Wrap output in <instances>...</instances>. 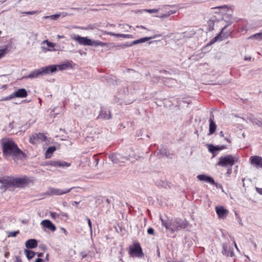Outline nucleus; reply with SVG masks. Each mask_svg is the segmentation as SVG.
I'll list each match as a JSON object with an SVG mask.
<instances>
[{"label":"nucleus","instance_id":"nucleus-1","mask_svg":"<svg viewBox=\"0 0 262 262\" xmlns=\"http://www.w3.org/2000/svg\"><path fill=\"white\" fill-rule=\"evenodd\" d=\"M3 155L5 158L11 157L15 162L25 158V154L19 149L17 144L9 138H4L1 141Z\"/></svg>","mask_w":262,"mask_h":262},{"label":"nucleus","instance_id":"nucleus-2","mask_svg":"<svg viewBox=\"0 0 262 262\" xmlns=\"http://www.w3.org/2000/svg\"><path fill=\"white\" fill-rule=\"evenodd\" d=\"M71 67V62L68 61L61 64L51 65L35 70L31 72L28 76L23 77V78H36L43 75L52 74L57 71L64 70Z\"/></svg>","mask_w":262,"mask_h":262},{"label":"nucleus","instance_id":"nucleus-3","mask_svg":"<svg viewBox=\"0 0 262 262\" xmlns=\"http://www.w3.org/2000/svg\"><path fill=\"white\" fill-rule=\"evenodd\" d=\"M109 158L114 163L116 164H120L126 161H130L133 162L138 159L137 157L134 154L128 156H122L119 154H112L109 156Z\"/></svg>","mask_w":262,"mask_h":262},{"label":"nucleus","instance_id":"nucleus-4","mask_svg":"<svg viewBox=\"0 0 262 262\" xmlns=\"http://www.w3.org/2000/svg\"><path fill=\"white\" fill-rule=\"evenodd\" d=\"M178 10V8L176 5H165L161 8H159V10H161L163 13L155 16L161 19L168 18L170 15L176 13Z\"/></svg>","mask_w":262,"mask_h":262},{"label":"nucleus","instance_id":"nucleus-5","mask_svg":"<svg viewBox=\"0 0 262 262\" xmlns=\"http://www.w3.org/2000/svg\"><path fill=\"white\" fill-rule=\"evenodd\" d=\"M235 158L231 155H227L223 156H221L219 158V162L216 165L224 167H230V168L234 164Z\"/></svg>","mask_w":262,"mask_h":262},{"label":"nucleus","instance_id":"nucleus-6","mask_svg":"<svg viewBox=\"0 0 262 262\" xmlns=\"http://www.w3.org/2000/svg\"><path fill=\"white\" fill-rule=\"evenodd\" d=\"M31 182L30 180L26 176L21 178H15L9 179V186H14L16 187H23L27 186Z\"/></svg>","mask_w":262,"mask_h":262},{"label":"nucleus","instance_id":"nucleus-7","mask_svg":"<svg viewBox=\"0 0 262 262\" xmlns=\"http://www.w3.org/2000/svg\"><path fill=\"white\" fill-rule=\"evenodd\" d=\"M223 19L224 20L227 22V24L222 28L220 33L213 38V39L210 41V44H212L215 42L220 37L222 34H223V37L226 38L230 34V33H226L225 34V33H224V31L229 25H231L233 22V19L231 16L228 17L227 15H224Z\"/></svg>","mask_w":262,"mask_h":262},{"label":"nucleus","instance_id":"nucleus-8","mask_svg":"<svg viewBox=\"0 0 262 262\" xmlns=\"http://www.w3.org/2000/svg\"><path fill=\"white\" fill-rule=\"evenodd\" d=\"M171 231L174 232L186 228L187 223L185 220L176 219L171 222Z\"/></svg>","mask_w":262,"mask_h":262},{"label":"nucleus","instance_id":"nucleus-9","mask_svg":"<svg viewBox=\"0 0 262 262\" xmlns=\"http://www.w3.org/2000/svg\"><path fill=\"white\" fill-rule=\"evenodd\" d=\"M75 188H76L73 187L69 189L63 190L59 188L50 187L47 191V194L49 195H61L70 192L72 189Z\"/></svg>","mask_w":262,"mask_h":262},{"label":"nucleus","instance_id":"nucleus-10","mask_svg":"<svg viewBox=\"0 0 262 262\" xmlns=\"http://www.w3.org/2000/svg\"><path fill=\"white\" fill-rule=\"evenodd\" d=\"M129 254L132 256L139 258L142 257L144 255L142 248L138 243H135L132 247L129 248Z\"/></svg>","mask_w":262,"mask_h":262},{"label":"nucleus","instance_id":"nucleus-11","mask_svg":"<svg viewBox=\"0 0 262 262\" xmlns=\"http://www.w3.org/2000/svg\"><path fill=\"white\" fill-rule=\"evenodd\" d=\"M70 37L80 45L89 46L91 44V39L88 37H82L79 35L72 34L70 35Z\"/></svg>","mask_w":262,"mask_h":262},{"label":"nucleus","instance_id":"nucleus-12","mask_svg":"<svg viewBox=\"0 0 262 262\" xmlns=\"http://www.w3.org/2000/svg\"><path fill=\"white\" fill-rule=\"evenodd\" d=\"M47 137L43 134L35 133L32 135L29 138V142L32 144H36L42 142H45Z\"/></svg>","mask_w":262,"mask_h":262},{"label":"nucleus","instance_id":"nucleus-13","mask_svg":"<svg viewBox=\"0 0 262 262\" xmlns=\"http://www.w3.org/2000/svg\"><path fill=\"white\" fill-rule=\"evenodd\" d=\"M154 38V37H147L141 38L140 39H137V40L133 41L130 44H129V43H125V44H122V45H118V46H116V48H117V49H125L126 47H130V46H132L135 45H137V44L145 42L146 41H148L149 39Z\"/></svg>","mask_w":262,"mask_h":262},{"label":"nucleus","instance_id":"nucleus-14","mask_svg":"<svg viewBox=\"0 0 262 262\" xmlns=\"http://www.w3.org/2000/svg\"><path fill=\"white\" fill-rule=\"evenodd\" d=\"M112 118L111 111L107 108L101 107L99 113V116L97 117V119L108 120Z\"/></svg>","mask_w":262,"mask_h":262},{"label":"nucleus","instance_id":"nucleus-15","mask_svg":"<svg viewBox=\"0 0 262 262\" xmlns=\"http://www.w3.org/2000/svg\"><path fill=\"white\" fill-rule=\"evenodd\" d=\"M215 209L220 219H225L229 213L228 210L222 206H216Z\"/></svg>","mask_w":262,"mask_h":262},{"label":"nucleus","instance_id":"nucleus-16","mask_svg":"<svg viewBox=\"0 0 262 262\" xmlns=\"http://www.w3.org/2000/svg\"><path fill=\"white\" fill-rule=\"evenodd\" d=\"M223 249L222 253L224 255L230 257H233L234 255L233 248L228 244H224Z\"/></svg>","mask_w":262,"mask_h":262},{"label":"nucleus","instance_id":"nucleus-17","mask_svg":"<svg viewBox=\"0 0 262 262\" xmlns=\"http://www.w3.org/2000/svg\"><path fill=\"white\" fill-rule=\"evenodd\" d=\"M251 163L257 168H262V158L259 156H252L250 158Z\"/></svg>","mask_w":262,"mask_h":262},{"label":"nucleus","instance_id":"nucleus-18","mask_svg":"<svg viewBox=\"0 0 262 262\" xmlns=\"http://www.w3.org/2000/svg\"><path fill=\"white\" fill-rule=\"evenodd\" d=\"M208 150L212 153L213 155V157H215V152L217 151H220L227 148L225 145L221 146H214L212 144L208 145Z\"/></svg>","mask_w":262,"mask_h":262},{"label":"nucleus","instance_id":"nucleus-19","mask_svg":"<svg viewBox=\"0 0 262 262\" xmlns=\"http://www.w3.org/2000/svg\"><path fill=\"white\" fill-rule=\"evenodd\" d=\"M47 165L54 167H68L70 164L66 162H61L60 161H51L47 163Z\"/></svg>","mask_w":262,"mask_h":262},{"label":"nucleus","instance_id":"nucleus-20","mask_svg":"<svg viewBox=\"0 0 262 262\" xmlns=\"http://www.w3.org/2000/svg\"><path fill=\"white\" fill-rule=\"evenodd\" d=\"M41 225L43 226V228L48 229L52 231H54L56 230V226L50 221L48 220H43L41 222Z\"/></svg>","mask_w":262,"mask_h":262},{"label":"nucleus","instance_id":"nucleus-21","mask_svg":"<svg viewBox=\"0 0 262 262\" xmlns=\"http://www.w3.org/2000/svg\"><path fill=\"white\" fill-rule=\"evenodd\" d=\"M14 97L25 98L27 96V92L25 89H20L12 93Z\"/></svg>","mask_w":262,"mask_h":262},{"label":"nucleus","instance_id":"nucleus-22","mask_svg":"<svg viewBox=\"0 0 262 262\" xmlns=\"http://www.w3.org/2000/svg\"><path fill=\"white\" fill-rule=\"evenodd\" d=\"M211 115L212 116V117H210L209 119V133L208 134L209 135H210L214 133L216 129V124H215L214 121H213V115L212 114V113H211Z\"/></svg>","mask_w":262,"mask_h":262},{"label":"nucleus","instance_id":"nucleus-23","mask_svg":"<svg viewBox=\"0 0 262 262\" xmlns=\"http://www.w3.org/2000/svg\"><path fill=\"white\" fill-rule=\"evenodd\" d=\"M25 246L27 248L33 249L37 246V242L35 239H30L26 241Z\"/></svg>","mask_w":262,"mask_h":262},{"label":"nucleus","instance_id":"nucleus-24","mask_svg":"<svg viewBox=\"0 0 262 262\" xmlns=\"http://www.w3.org/2000/svg\"><path fill=\"white\" fill-rule=\"evenodd\" d=\"M56 148L54 146L49 147L46 152V158H50L52 157L53 153L56 150Z\"/></svg>","mask_w":262,"mask_h":262},{"label":"nucleus","instance_id":"nucleus-25","mask_svg":"<svg viewBox=\"0 0 262 262\" xmlns=\"http://www.w3.org/2000/svg\"><path fill=\"white\" fill-rule=\"evenodd\" d=\"M105 45H106L105 43L102 42L101 41L91 39V44H90L89 46H94V47H98V46L103 47Z\"/></svg>","mask_w":262,"mask_h":262},{"label":"nucleus","instance_id":"nucleus-26","mask_svg":"<svg viewBox=\"0 0 262 262\" xmlns=\"http://www.w3.org/2000/svg\"><path fill=\"white\" fill-rule=\"evenodd\" d=\"M24 252L28 259L32 258L35 254L34 252L28 249H25Z\"/></svg>","mask_w":262,"mask_h":262},{"label":"nucleus","instance_id":"nucleus-27","mask_svg":"<svg viewBox=\"0 0 262 262\" xmlns=\"http://www.w3.org/2000/svg\"><path fill=\"white\" fill-rule=\"evenodd\" d=\"M9 52L8 47L5 46L3 48L0 49V59L4 57Z\"/></svg>","mask_w":262,"mask_h":262},{"label":"nucleus","instance_id":"nucleus-28","mask_svg":"<svg viewBox=\"0 0 262 262\" xmlns=\"http://www.w3.org/2000/svg\"><path fill=\"white\" fill-rule=\"evenodd\" d=\"M160 220L162 222V225L165 227L167 230H170L171 231V222L170 223L166 222L164 220H163L161 217H160Z\"/></svg>","mask_w":262,"mask_h":262},{"label":"nucleus","instance_id":"nucleus-29","mask_svg":"<svg viewBox=\"0 0 262 262\" xmlns=\"http://www.w3.org/2000/svg\"><path fill=\"white\" fill-rule=\"evenodd\" d=\"M249 39H255L257 40H262V32L258 33L250 36Z\"/></svg>","mask_w":262,"mask_h":262},{"label":"nucleus","instance_id":"nucleus-30","mask_svg":"<svg viewBox=\"0 0 262 262\" xmlns=\"http://www.w3.org/2000/svg\"><path fill=\"white\" fill-rule=\"evenodd\" d=\"M42 43H43V44L46 43L48 47H49V48H50V49H54V47L55 46V43L50 42V41H48V40H43L42 42Z\"/></svg>","mask_w":262,"mask_h":262},{"label":"nucleus","instance_id":"nucleus-31","mask_svg":"<svg viewBox=\"0 0 262 262\" xmlns=\"http://www.w3.org/2000/svg\"><path fill=\"white\" fill-rule=\"evenodd\" d=\"M60 14H54V15H50V16H45L44 18H51V19L52 20H56L59 16H60Z\"/></svg>","mask_w":262,"mask_h":262},{"label":"nucleus","instance_id":"nucleus-32","mask_svg":"<svg viewBox=\"0 0 262 262\" xmlns=\"http://www.w3.org/2000/svg\"><path fill=\"white\" fill-rule=\"evenodd\" d=\"M205 181L212 185L215 184V182L213 178L209 176H206Z\"/></svg>","mask_w":262,"mask_h":262},{"label":"nucleus","instance_id":"nucleus-33","mask_svg":"<svg viewBox=\"0 0 262 262\" xmlns=\"http://www.w3.org/2000/svg\"><path fill=\"white\" fill-rule=\"evenodd\" d=\"M9 180H6V179L1 180V179H0V183H2L5 187L9 186Z\"/></svg>","mask_w":262,"mask_h":262},{"label":"nucleus","instance_id":"nucleus-34","mask_svg":"<svg viewBox=\"0 0 262 262\" xmlns=\"http://www.w3.org/2000/svg\"><path fill=\"white\" fill-rule=\"evenodd\" d=\"M41 49L43 52H46L47 51H58V49H50V48H48L44 47H42Z\"/></svg>","mask_w":262,"mask_h":262},{"label":"nucleus","instance_id":"nucleus-35","mask_svg":"<svg viewBox=\"0 0 262 262\" xmlns=\"http://www.w3.org/2000/svg\"><path fill=\"white\" fill-rule=\"evenodd\" d=\"M19 233V231H11L8 233V236L15 237Z\"/></svg>","mask_w":262,"mask_h":262},{"label":"nucleus","instance_id":"nucleus-36","mask_svg":"<svg viewBox=\"0 0 262 262\" xmlns=\"http://www.w3.org/2000/svg\"><path fill=\"white\" fill-rule=\"evenodd\" d=\"M105 34L111 36H114L116 37H120L121 34H117L111 32H106Z\"/></svg>","mask_w":262,"mask_h":262},{"label":"nucleus","instance_id":"nucleus-37","mask_svg":"<svg viewBox=\"0 0 262 262\" xmlns=\"http://www.w3.org/2000/svg\"><path fill=\"white\" fill-rule=\"evenodd\" d=\"M159 9H145L144 11L146 12H147L148 13H157L159 11Z\"/></svg>","mask_w":262,"mask_h":262},{"label":"nucleus","instance_id":"nucleus-38","mask_svg":"<svg viewBox=\"0 0 262 262\" xmlns=\"http://www.w3.org/2000/svg\"><path fill=\"white\" fill-rule=\"evenodd\" d=\"M88 221V225H89V226L90 227V232H91V234H92V222L91 221V220L89 219V218H86V219Z\"/></svg>","mask_w":262,"mask_h":262},{"label":"nucleus","instance_id":"nucleus-39","mask_svg":"<svg viewBox=\"0 0 262 262\" xmlns=\"http://www.w3.org/2000/svg\"><path fill=\"white\" fill-rule=\"evenodd\" d=\"M206 176H206L205 174H200V175L198 176L197 178L200 181H205Z\"/></svg>","mask_w":262,"mask_h":262},{"label":"nucleus","instance_id":"nucleus-40","mask_svg":"<svg viewBox=\"0 0 262 262\" xmlns=\"http://www.w3.org/2000/svg\"><path fill=\"white\" fill-rule=\"evenodd\" d=\"M37 13V11H27L23 12V14H25L27 15H33L35 14H36Z\"/></svg>","mask_w":262,"mask_h":262},{"label":"nucleus","instance_id":"nucleus-41","mask_svg":"<svg viewBox=\"0 0 262 262\" xmlns=\"http://www.w3.org/2000/svg\"><path fill=\"white\" fill-rule=\"evenodd\" d=\"M14 98V96H13V94H11V95H10L9 96H7L4 98H3L2 99V100H4V101H6V100H10L11 99H12Z\"/></svg>","mask_w":262,"mask_h":262},{"label":"nucleus","instance_id":"nucleus-42","mask_svg":"<svg viewBox=\"0 0 262 262\" xmlns=\"http://www.w3.org/2000/svg\"><path fill=\"white\" fill-rule=\"evenodd\" d=\"M120 37H123V38H133V36L132 35H130V34H121Z\"/></svg>","mask_w":262,"mask_h":262},{"label":"nucleus","instance_id":"nucleus-43","mask_svg":"<svg viewBox=\"0 0 262 262\" xmlns=\"http://www.w3.org/2000/svg\"><path fill=\"white\" fill-rule=\"evenodd\" d=\"M147 233L149 234H154V230L152 228H149L147 230Z\"/></svg>","mask_w":262,"mask_h":262},{"label":"nucleus","instance_id":"nucleus-44","mask_svg":"<svg viewBox=\"0 0 262 262\" xmlns=\"http://www.w3.org/2000/svg\"><path fill=\"white\" fill-rule=\"evenodd\" d=\"M50 215L52 218L55 219L58 217V215L55 212H50Z\"/></svg>","mask_w":262,"mask_h":262},{"label":"nucleus","instance_id":"nucleus-45","mask_svg":"<svg viewBox=\"0 0 262 262\" xmlns=\"http://www.w3.org/2000/svg\"><path fill=\"white\" fill-rule=\"evenodd\" d=\"M256 190L259 194L262 195V188L256 187Z\"/></svg>","mask_w":262,"mask_h":262},{"label":"nucleus","instance_id":"nucleus-46","mask_svg":"<svg viewBox=\"0 0 262 262\" xmlns=\"http://www.w3.org/2000/svg\"><path fill=\"white\" fill-rule=\"evenodd\" d=\"M15 262H23L20 258L18 256H16Z\"/></svg>","mask_w":262,"mask_h":262},{"label":"nucleus","instance_id":"nucleus-47","mask_svg":"<svg viewBox=\"0 0 262 262\" xmlns=\"http://www.w3.org/2000/svg\"><path fill=\"white\" fill-rule=\"evenodd\" d=\"M35 262H44L43 259H42L41 258H37Z\"/></svg>","mask_w":262,"mask_h":262},{"label":"nucleus","instance_id":"nucleus-48","mask_svg":"<svg viewBox=\"0 0 262 262\" xmlns=\"http://www.w3.org/2000/svg\"><path fill=\"white\" fill-rule=\"evenodd\" d=\"M61 230H62L63 233L67 235L68 234V232L67 231L66 229L64 228H62Z\"/></svg>","mask_w":262,"mask_h":262},{"label":"nucleus","instance_id":"nucleus-49","mask_svg":"<svg viewBox=\"0 0 262 262\" xmlns=\"http://www.w3.org/2000/svg\"><path fill=\"white\" fill-rule=\"evenodd\" d=\"M72 204L73 205H77L79 204V202H76V201H74L72 202Z\"/></svg>","mask_w":262,"mask_h":262},{"label":"nucleus","instance_id":"nucleus-50","mask_svg":"<svg viewBox=\"0 0 262 262\" xmlns=\"http://www.w3.org/2000/svg\"><path fill=\"white\" fill-rule=\"evenodd\" d=\"M226 5H224V6L215 7V8L220 9V8H226Z\"/></svg>","mask_w":262,"mask_h":262},{"label":"nucleus","instance_id":"nucleus-51","mask_svg":"<svg viewBox=\"0 0 262 262\" xmlns=\"http://www.w3.org/2000/svg\"><path fill=\"white\" fill-rule=\"evenodd\" d=\"M57 37L58 39H60V38H64V36H62V35H58L57 36Z\"/></svg>","mask_w":262,"mask_h":262},{"label":"nucleus","instance_id":"nucleus-52","mask_svg":"<svg viewBox=\"0 0 262 262\" xmlns=\"http://www.w3.org/2000/svg\"><path fill=\"white\" fill-rule=\"evenodd\" d=\"M37 256H38V257L39 258L40 257H42L43 256V253H38L37 254Z\"/></svg>","mask_w":262,"mask_h":262},{"label":"nucleus","instance_id":"nucleus-53","mask_svg":"<svg viewBox=\"0 0 262 262\" xmlns=\"http://www.w3.org/2000/svg\"><path fill=\"white\" fill-rule=\"evenodd\" d=\"M220 136L221 137H224V133H223V132L221 131V132H220Z\"/></svg>","mask_w":262,"mask_h":262},{"label":"nucleus","instance_id":"nucleus-54","mask_svg":"<svg viewBox=\"0 0 262 262\" xmlns=\"http://www.w3.org/2000/svg\"><path fill=\"white\" fill-rule=\"evenodd\" d=\"M227 142H228L229 143H230L231 142V141L230 140V139H228L227 138H225V139Z\"/></svg>","mask_w":262,"mask_h":262},{"label":"nucleus","instance_id":"nucleus-55","mask_svg":"<svg viewBox=\"0 0 262 262\" xmlns=\"http://www.w3.org/2000/svg\"><path fill=\"white\" fill-rule=\"evenodd\" d=\"M157 253H158V256L159 257L160 256V251H159V249H158L157 250Z\"/></svg>","mask_w":262,"mask_h":262},{"label":"nucleus","instance_id":"nucleus-56","mask_svg":"<svg viewBox=\"0 0 262 262\" xmlns=\"http://www.w3.org/2000/svg\"><path fill=\"white\" fill-rule=\"evenodd\" d=\"M48 258H49V254H47L46 255V259H47V260H48Z\"/></svg>","mask_w":262,"mask_h":262},{"label":"nucleus","instance_id":"nucleus-57","mask_svg":"<svg viewBox=\"0 0 262 262\" xmlns=\"http://www.w3.org/2000/svg\"><path fill=\"white\" fill-rule=\"evenodd\" d=\"M138 28H142V29H145V27H143V26H140V27H139V26H137Z\"/></svg>","mask_w":262,"mask_h":262},{"label":"nucleus","instance_id":"nucleus-58","mask_svg":"<svg viewBox=\"0 0 262 262\" xmlns=\"http://www.w3.org/2000/svg\"><path fill=\"white\" fill-rule=\"evenodd\" d=\"M234 245H235V247L237 248L236 244L235 242H234Z\"/></svg>","mask_w":262,"mask_h":262},{"label":"nucleus","instance_id":"nucleus-59","mask_svg":"<svg viewBox=\"0 0 262 262\" xmlns=\"http://www.w3.org/2000/svg\"><path fill=\"white\" fill-rule=\"evenodd\" d=\"M75 9H76V10H79L80 9L79 8H75Z\"/></svg>","mask_w":262,"mask_h":262},{"label":"nucleus","instance_id":"nucleus-60","mask_svg":"<svg viewBox=\"0 0 262 262\" xmlns=\"http://www.w3.org/2000/svg\"><path fill=\"white\" fill-rule=\"evenodd\" d=\"M245 60H247V59H248V58L246 57V58H245Z\"/></svg>","mask_w":262,"mask_h":262},{"label":"nucleus","instance_id":"nucleus-61","mask_svg":"<svg viewBox=\"0 0 262 262\" xmlns=\"http://www.w3.org/2000/svg\"><path fill=\"white\" fill-rule=\"evenodd\" d=\"M92 10H93V11H96L97 10L96 9H92Z\"/></svg>","mask_w":262,"mask_h":262},{"label":"nucleus","instance_id":"nucleus-62","mask_svg":"<svg viewBox=\"0 0 262 262\" xmlns=\"http://www.w3.org/2000/svg\"><path fill=\"white\" fill-rule=\"evenodd\" d=\"M160 152H161V154H163V152H162L161 150H160Z\"/></svg>","mask_w":262,"mask_h":262},{"label":"nucleus","instance_id":"nucleus-63","mask_svg":"<svg viewBox=\"0 0 262 262\" xmlns=\"http://www.w3.org/2000/svg\"><path fill=\"white\" fill-rule=\"evenodd\" d=\"M160 152H161V154H163V152H162L161 150H160Z\"/></svg>","mask_w":262,"mask_h":262},{"label":"nucleus","instance_id":"nucleus-64","mask_svg":"<svg viewBox=\"0 0 262 262\" xmlns=\"http://www.w3.org/2000/svg\"><path fill=\"white\" fill-rule=\"evenodd\" d=\"M80 28V29H83V28H82V27H81V28Z\"/></svg>","mask_w":262,"mask_h":262}]
</instances>
